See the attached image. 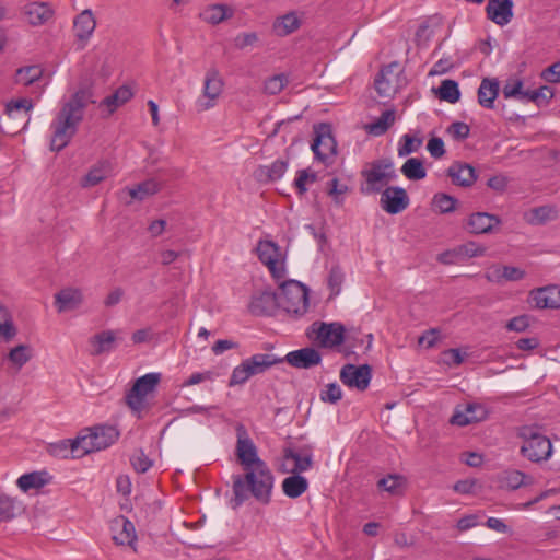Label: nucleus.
Segmentation results:
<instances>
[{"mask_svg": "<svg viewBox=\"0 0 560 560\" xmlns=\"http://www.w3.org/2000/svg\"><path fill=\"white\" fill-rule=\"evenodd\" d=\"M88 105V93L83 90L75 92L65 102L50 124V150L59 152L65 149L75 136L84 117Z\"/></svg>", "mask_w": 560, "mask_h": 560, "instance_id": "obj_1", "label": "nucleus"}, {"mask_svg": "<svg viewBox=\"0 0 560 560\" xmlns=\"http://www.w3.org/2000/svg\"><path fill=\"white\" fill-rule=\"evenodd\" d=\"M273 483L275 477L267 464L245 469L244 475L234 476V508L241 506L250 497L261 504H269Z\"/></svg>", "mask_w": 560, "mask_h": 560, "instance_id": "obj_2", "label": "nucleus"}, {"mask_svg": "<svg viewBox=\"0 0 560 560\" xmlns=\"http://www.w3.org/2000/svg\"><path fill=\"white\" fill-rule=\"evenodd\" d=\"M518 436L523 440L521 453L530 462L547 460L552 453L550 440L540 432L538 427L524 425L518 429Z\"/></svg>", "mask_w": 560, "mask_h": 560, "instance_id": "obj_3", "label": "nucleus"}, {"mask_svg": "<svg viewBox=\"0 0 560 560\" xmlns=\"http://www.w3.org/2000/svg\"><path fill=\"white\" fill-rule=\"evenodd\" d=\"M279 307L285 313L300 317L308 308V290L303 283L289 280L281 284L278 294Z\"/></svg>", "mask_w": 560, "mask_h": 560, "instance_id": "obj_4", "label": "nucleus"}, {"mask_svg": "<svg viewBox=\"0 0 560 560\" xmlns=\"http://www.w3.org/2000/svg\"><path fill=\"white\" fill-rule=\"evenodd\" d=\"M365 185L361 186L362 194L381 192L384 186L397 178L394 163L389 159L374 161L371 168L362 171Z\"/></svg>", "mask_w": 560, "mask_h": 560, "instance_id": "obj_5", "label": "nucleus"}, {"mask_svg": "<svg viewBox=\"0 0 560 560\" xmlns=\"http://www.w3.org/2000/svg\"><path fill=\"white\" fill-rule=\"evenodd\" d=\"M86 434L79 435L82 440L81 454L101 451L110 446L119 436L118 430L113 425H95L85 429Z\"/></svg>", "mask_w": 560, "mask_h": 560, "instance_id": "obj_6", "label": "nucleus"}, {"mask_svg": "<svg viewBox=\"0 0 560 560\" xmlns=\"http://www.w3.org/2000/svg\"><path fill=\"white\" fill-rule=\"evenodd\" d=\"M161 380L160 373H148L136 380L133 386L126 394L127 406L140 412L145 406L147 396L154 390Z\"/></svg>", "mask_w": 560, "mask_h": 560, "instance_id": "obj_7", "label": "nucleus"}, {"mask_svg": "<svg viewBox=\"0 0 560 560\" xmlns=\"http://www.w3.org/2000/svg\"><path fill=\"white\" fill-rule=\"evenodd\" d=\"M236 457L243 470L266 464L258 456L257 447L243 424L236 427Z\"/></svg>", "mask_w": 560, "mask_h": 560, "instance_id": "obj_8", "label": "nucleus"}, {"mask_svg": "<svg viewBox=\"0 0 560 560\" xmlns=\"http://www.w3.org/2000/svg\"><path fill=\"white\" fill-rule=\"evenodd\" d=\"M223 88L224 82L219 71L217 69L208 70L203 80L202 95L196 102L197 109L206 112L214 107Z\"/></svg>", "mask_w": 560, "mask_h": 560, "instance_id": "obj_9", "label": "nucleus"}, {"mask_svg": "<svg viewBox=\"0 0 560 560\" xmlns=\"http://www.w3.org/2000/svg\"><path fill=\"white\" fill-rule=\"evenodd\" d=\"M256 252L261 264L268 267L271 275L280 279L284 276L283 257L277 243L270 240H260Z\"/></svg>", "mask_w": 560, "mask_h": 560, "instance_id": "obj_10", "label": "nucleus"}, {"mask_svg": "<svg viewBox=\"0 0 560 560\" xmlns=\"http://www.w3.org/2000/svg\"><path fill=\"white\" fill-rule=\"evenodd\" d=\"M372 378V369L369 364L354 365L348 363L340 371V381L350 388L365 390Z\"/></svg>", "mask_w": 560, "mask_h": 560, "instance_id": "obj_11", "label": "nucleus"}, {"mask_svg": "<svg viewBox=\"0 0 560 560\" xmlns=\"http://www.w3.org/2000/svg\"><path fill=\"white\" fill-rule=\"evenodd\" d=\"M315 339L325 348H334L345 341V327L339 323H314Z\"/></svg>", "mask_w": 560, "mask_h": 560, "instance_id": "obj_12", "label": "nucleus"}, {"mask_svg": "<svg viewBox=\"0 0 560 560\" xmlns=\"http://www.w3.org/2000/svg\"><path fill=\"white\" fill-rule=\"evenodd\" d=\"M488 417L487 408L479 402H467L456 407L451 423L459 427H465L470 423L480 422Z\"/></svg>", "mask_w": 560, "mask_h": 560, "instance_id": "obj_13", "label": "nucleus"}, {"mask_svg": "<svg viewBox=\"0 0 560 560\" xmlns=\"http://www.w3.org/2000/svg\"><path fill=\"white\" fill-rule=\"evenodd\" d=\"M380 205L389 214L402 212L409 206V197L402 187L389 186L382 191Z\"/></svg>", "mask_w": 560, "mask_h": 560, "instance_id": "obj_14", "label": "nucleus"}, {"mask_svg": "<svg viewBox=\"0 0 560 560\" xmlns=\"http://www.w3.org/2000/svg\"><path fill=\"white\" fill-rule=\"evenodd\" d=\"M315 133L312 150L316 159L325 162L330 155L336 154V141L330 133L329 126L326 124L315 127Z\"/></svg>", "mask_w": 560, "mask_h": 560, "instance_id": "obj_15", "label": "nucleus"}, {"mask_svg": "<svg viewBox=\"0 0 560 560\" xmlns=\"http://www.w3.org/2000/svg\"><path fill=\"white\" fill-rule=\"evenodd\" d=\"M529 304L535 308H560V287L547 285L529 293Z\"/></svg>", "mask_w": 560, "mask_h": 560, "instance_id": "obj_16", "label": "nucleus"}, {"mask_svg": "<svg viewBox=\"0 0 560 560\" xmlns=\"http://www.w3.org/2000/svg\"><path fill=\"white\" fill-rule=\"evenodd\" d=\"M113 540L117 545L129 546L136 551V529L132 522L125 516L116 517L110 524Z\"/></svg>", "mask_w": 560, "mask_h": 560, "instance_id": "obj_17", "label": "nucleus"}, {"mask_svg": "<svg viewBox=\"0 0 560 560\" xmlns=\"http://www.w3.org/2000/svg\"><path fill=\"white\" fill-rule=\"evenodd\" d=\"M283 359L293 368L307 370L320 363L322 354L312 347H305L289 352Z\"/></svg>", "mask_w": 560, "mask_h": 560, "instance_id": "obj_18", "label": "nucleus"}, {"mask_svg": "<svg viewBox=\"0 0 560 560\" xmlns=\"http://www.w3.org/2000/svg\"><path fill=\"white\" fill-rule=\"evenodd\" d=\"M512 0H488L486 5L487 18L499 26L509 24L513 18Z\"/></svg>", "mask_w": 560, "mask_h": 560, "instance_id": "obj_19", "label": "nucleus"}, {"mask_svg": "<svg viewBox=\"0 0 560 560\" xmlns=\"http://www.w3.org/2000/svg\"><path fill=\"white\" fill-rule=\"evenodd\" d=\"M279 307L278 294L271 291L260 292L252 298L249 312L255 316L271 315Z\"/></svg>", "mask_w": 560, "mask_h": 560, "instance_id": "obj_20", "label": "nucleus"}, {"mask_svg": "<svg viewBox=\"0 0 560 560\" xmlns=\"http://www.w3.org/2000/svg\"><path fill=\"white\" fill-rule=\"evenodd\" d=\"M501 224L498 215L487 212H476L470 214L467 221V226L470 233L486 234L493 231L494 228Z\"/></svg>", "mask_w": 560, "mask_h": 560, "instance_id": "obj_21", "label": "nucleus"}, {"mask_svg": "<svg viewBox=\"0 0 560 560\" xmlns=\"http://www.w3.org/2000/svg\"><path fill=\"white\" fill-rule=\"evenodd\" d=\"M289 166V160H276L270 165H259L255 172L254 177L259 183H270L282 178Z\"/></svg>", "mask_w": 560, "mask_h": 560, "instance_id": "obj_22", "label": "nucleus"}, {"mask_svg": "<svg viewBox=\"0 0 560 560\" xmlns=\"http://www.w3.org/2000/svg\"><path fill=\"white\" fill-rule=\"evenodd\" d=\"M82 440L80 436H77L75 439H69V440H62L56 443H51L48 447V452L50 455L58 457V458H79L82 457L84 454H81L82 452Z\"/></svg>", "mask_w": 560, "mask_h": 560, "instance_id": "obj_23", "label": "nucleus"}, {"mask_svg": "<svg viewBox=\"0 0 560 560\" xmlns=\"http://www.w3.org/2000/svg\"><path fill=\"white\" fill-rule=\"evenodd\" d=\"M83 302V294L80 289L66 288L55 295V304L59 313L73 311Z\"/></svg>", "mask_w": 560, "mask_h": 560, "instance_id": "obj_24", "label": "nucleus"}, {"mask_svg": "<svg viewBox=\"0 0 560 560\" xmlns=\"http://www.w3.org/2000/svg\"><path fill=\"white\" fill-rule=\"evenodd\" d=\"M447 175L453 184L462 187H470L477 179L476 170L467 163H453L447 168Z\"/></svg>", "mask_w": 560, "mask_h": 560, "instance_id": "obj_25", "label": "nucleus"}, {"mask_svg": "<svg viewBox=\"0 0 560 560\" xmlns=\"http://www.w3.org/2000/svg\"><path fill=\"white\" fill-rule=\"evenodd\" d=\"M499 81L497 79H482L478 88V103L483 108L491 109L494 107V101L499 95Z\"/></svg>", "mask_w": 560, "mask_h": 560, "instance_id": "obj_26", "label": "nucleus"}, {"mask_svg": "<svg viewBox=\"0 0 560 560\" xmlns=\"http://www.w3.org/2000/svg\"><path fill=\"white\" fill-rule=\"evenodd\" d=\"M26 20L32 25H42L52 18L54 11L48 3L32 2L24 7Z\"/></svg>", "mask_w": 560, "mask_h": 560, "instance_id": "obj_27", "label": "nucleus"}, {"mask_svg": "<svg viewBox=\"0 0 560 560\" xmlns=\"http://www.w3.org/2000/svg\"><path fill=\"white\" fill-rule=\"evenodd\" d=\"M302 25V19L296 11L288 12L273 22V32L281 37L296 32Z\"/></svg>", "mask_w": 560, "mask_h": 560, "instance_id": "obj_28", "label": "nucleus"}, {"mask_svg": "<svg viewBox=\"0 0 560 560\" xmlns=\"http://www.w3.org/2000/svg\"><path fill=\"white\" fill-rule=\"evenodd\" d=\"M397 63L393 62L384 67L376 75L374 80V86L376 92L382 97H388L396 91L395 82L392 80L394 68Z\"/></svg>", "mask_w": 560, "mask_h": 560, "instance_id": "obj_29", "label": "nucleus"}, {"mask_svg": "<svg viewBox=\"0 0 560 560\" xmlns=\"http://www.w3.org/2000/svg\"><path fill=\"white\" fill-rule=\"evenodd\" d=\"M96 22L92 11L84 10L74 20V34L79 40L86 42L93 34Z\"/></svg>", "mask_w": 560, "mask_h": 560, "instance_id": "obj_30", "label": "nucleus"}, {"mask_svg": "<svg viewBox=\"0 0 560 560\" xmlns=\"http://www.w3.org/2000/svg\"><path fill=\"white\" fill-rule=\"evenodd\" d=\"M34 104L30 98H18L12 100L5 105V115L9 118L18 119L21 118L25 120V126L30 121L31 110L33 109Z\"/></svg>", "mask_w": 560, "mask_h": 560, "instance_id": "obj_31", "label": "nucleus"}, {"mask_svg": "<svg viewBox=\"0 0 560 560\" xmlns=\"http://www.w3.org/2000/svg\"><path fill=\"white\" fill-rule=\"evenodd\" d=\"M245 362L253 371V375L264 373L275 364L284 362V359L278 358L275 354L257 353L246 359Z\"/></svg>", "mask_w": 560, "mask_h": 560, "instance_id": "obj_32", "label": "nucleus"}, {"mask_svg": "<svg viewBox=\"0 0 560 560\" xmlns=\"http://www.w3.org/2000/svg\"><path fill=\"white\" fill-rule=\"evenodd\" d=\"M307 488V479L299 474H293L292 476L284 478L282 481V491L291 499L301 497Z\"/></svg>", "mask_w": 560, "mask_h": 560, "instance_id": "obj_33", "label": "nucleus"}, {"mask_svg": "<svg viewBox=\"0 0 560 560\" xmlns=\"http://www.w3.org/2000/svg\"><path fill=\"white\" fill-rule=\"evenodd\" d=\"M49 476L46 471H33L22 475L16 483L21 490L27 492L32 489H40L48 483Z\"/></svg>", "mask_w": 560, "mask_h": 560, "instance_id": "obj_34", "label": "nucleus"}, {"mask_svg": "<svg viewBox=\"0 0 560 560\" xmlns=\"http://www.w3.org/2000/svg\"><path fill=\"white\" fill-rule=\"evenodd\" d=\"M115 342V335L112 330H105L94 335L90 339L92 346L91 353L93 355H100L105 352H109L113 349Z\"/></svg>", "mask_w": 560, "mask_h": 560, "instance_id": "obj_35", "label": "nucleus"}, {"mask_svg": "<svg viewBox=\"0 0 560 560\" xmlns=\"http://www.w3.org/2000/svg\"><path fill=\"white\" fill-rule=\"evenodd\" d=\"M395 122V110L387 109L373 122L365 126L366 131L373 136L384 135Z\"/></svg>", "mask_w": 560, "mask_h": 560, "instance_id": "obj_36", "label": "nucleus"}, {"mask_svg": "<svg viewBox=\"0 0 560 560\" xmlns=\"http://www.w3.org/2000/svg\"><path fill=\"white\" fill-rule=\"evenodd\" d=\"M133 96V92L127 85L118 88L112 95L105 97L102 105L108 107L109 114L114 113L119 106L126 104Z\"/></svg>", "mask_w": 560, "mask_h": 560, "instance_id": "obj_37", "label": "nucleus"}, {"mask_svg": "<svg viewBox=\"0 0 560 560\" xmlns=\"http://www.w3.org/2000/svg\"><path fill=\"white\" fill-rule=\"evenodd\" d=\"M161 190V185L154 178L144 180L132 188H127L132 199L143 200L149 196H153Z\"/></svg>", "mask_w": 560, "mask_h": 560, "instance_id": "obj_38", "label": "nucleus"}, {"mask_svg": "<svg viewBox=\"0 0 560 560\" xmlns=\"http://www.w3.org/2000/svg\"><path fill=\"white\" fill-rule=\"evenodd\" d=\"M284 458L292 459L294 467L292 468L293 474H299L308 470L313 465V457L311 453L301 454L294 450L288 447L284 450Z\"/></svg>", "mask_w": 560, "mask_h": 560, "instance_id": "obj_39", "label": "nucleus"}, {"mask_svg": "<svg viewBox=\"0 0 560 560\" xmlns=\"http://www.w3.org/2000/svg\"><path fill=\"white\" fill-rule=\"evenodd\" d=\"M109 163L100 162L88 172L82 179L83 187H92L104 180L109 174Z\"/></svg>", "mask_w": 560, "mask_h": 560, "instance_id": "obj_40", "label": "nucleus"}, {"mask_svg": "<svg viewBox=\"0 0 560 560\" xmlns=\"http://www.w3.org/2000/svg\"><path fill=\"white\" fill-rule=\"evenodd\" d=\"M557 210L550 206H541L533 208L527 214L526 220L530 224H545L548 221H552L557 218Z\"/></svg>", "mask_w": 560, "mask_h": 560, "instance_id": "obj_41", "label": "nucleus"}, {"mask_svg": "<svg viewBox=\"0 0 560 560\" xmlns=\"http://www.w3.org/2000/svg\"><path fill=\"white\" fill-rule=\"evenodd\" d=\"M16 335V328L13 324L12 315L5 305L0 302V338L10 341Z\"/></svg>", "mask_w": 560, "mask_h": 560, "instance_id": "obj_42", "label": "nucleus"}, {"mask_svg": "<svg viewBox=\"0 0 560 560\" xmlns=\"http://www.w3.org/2000/svg\"><path fill=\"white\" fill-rule=\"evenodd\" d=\"M43 75L40 66H26L16 70L15 82L28 86L38 81Z\"/></svg>", "mask_w": 560, "mask_h": 560, "instance_id": "obj_43", "label": "nucleus"}, {"mask_svg": "<svg viewBox=\"0 0 560 560\" xmlns=\"http://www.w3.org/2000/svg\"><path fill=\"white\" fill-rule=\"evenodd\" d=\"M400 171L410 180H420L427 176L422 161L417 158L408 159Z\"/></svg>", "mask_w": 560, "mask_h": 560, "instance_id": "obj_44", "label": "nucleus"}, {"mask_svg": "<svg viewBox=\"0 0 560 560\" xmlns=\"http://www.w3.org/2000/svg\"><path fill=\"white\" fill-rule=\"evenodd\" d=\"M438 95L442 101H446L451 104L456 103L460 97L458 83L450 79L442 81L438 90Z\"/></svg>", "mask_w": 560, "mask_h": 560, "instance_id": "obj_45", "label": "nucleus"}, {"mask_svg": "<svg viewBox=\"0 0 560 560\" xmlns=\"http://www.w3.org/2000/svg\"><path fill=\"white\" fill-rule=\"evenodd\" d=\"M423 143L422 138L420 137H413L409 133H405L401 136L398 147V155L399 156H407L411 153L417 152Z\"/></svg>", "mask_w": 560, "mask_h": 560, "instance_id": "obj_46", "label": "nucleus"}, {"mask_svg": "<svg viewBox=\"0 0 560 560\" xmlns=\"http://www.w3.org/2000/svg\"><path fill=\"white\" fill-rule=\"evenodd\" d=\"M527 479H530V477L520 470H509L503 475L502 486L511 490H516L523 485H527Z\"/></svg>", "mask_w": 560, "mask_h": 560, "instance_id": "obj_47", "label": "nucleus"}, {"mask_svg": "<svg viewBox=\"0 0 560 560\" xmlns=\"http://www.w3.org/2000/svg\"><path fill=\"white\" fill-rule=\"evenodd\" d=\"M8 359L20 370L30 361L31 348L26 345H19L10 350Z\"/></svg>", "mask_w": 560, "mask_h": 560, "instance_id": "obj_48", "label": "nucleus"}, {"mask_svg": "<svg viewBox=\"0 0 560 560\" xmlns=\"http://www.w3.org/2000/svg\"><path fill=\"white\" fill-rule=\"evenodd\" d=\"M289 83V78L284 73L275 74L268 78L264 84L265 93L269 95L279 94Z\"/></svg>", "mask_w": 560, "mask_h": 560, "instance_id": "obj_49", "label": "nucleus"}, {"mask_svg": "<svg viewBox=\"0 0 560 560\" xmlns=\"http://www.w3.org/2000/svg\"><path fill=\"white\" fill-rule=\"evenodd\" d=\"M405 479L398 475H388L377 481V487L381 490L387 491L390 494H398L401 491Z\"/></svg>", "mask_w": 560, "mask_h": 560, "instance_id": "obj_50", "label": "nucleus"}, {"mask_svg": "<svg viewBox=\"0 0 560 560\" xmlns=\"http://www.w3.org/2000/svg\"><path fill=\"white\" fill-rule=\"evenodd\" d=\"M456 203L457 199L446 194H436L432 200L434 209L440 213L453 212L456 208Z\"/></svg>", "mask_w": 560, "mask_h": 560, "instance_id": "obj_51", "label": "nucleus"}, {"mask_svg": "<svg viewBox=\"0 0 560 560\" xmlns=\"http://www.w3.org/2000/svg\"><path fill=\"white\" fill-rule=\"evenodd\" d=\"M228 7L223 4H214L206 9L201 16L202 19L211 24H218L228 16Z\"/></svg>", "mask_w": 560, "mask_h": 560, "instance_id": "obj_52", "label": "nucleus"}, {"mask_svg": "<svg viewBox=\"0 0 560 560\" xmlns=\"http://www.w3.org/2000/svg\"><path fill=\"white\" fill-rule=\"evenodd\" d=\"M19 506L16 502L5 495H0V522L12 520L16 515Z\"/></svg>", "mask_w": 560, "mask_h": 560, "instance_id": "obj_53", "label": "nucleus"}, {"mask_svg": "<svg viewBox=\"0 0 560 560\" xmlns=\"http://www.w3.org/2000/svg\"><path fill=\"white\" fill-rule=\"evenodd\" d=\"M253 376V371L249 370V366L245 362V360L234 368L231 378L230 386L244 384L249 377Z\"/></svg>", "mask_w": 560, "mask_h": 560, "instance_id": "obj_54", "label": "nucleus"}, {"mask_svg": "<svg viewBox=\"0 0 560 560\" xmlns=\"http://www.w3.org/2000/svg\"><path fill=\"white\" fill-rule=\"evenodd\" d=\"M317 176L315 173H310L307 170H300L296 173V177L294 179V187L296 188L299 195H304L307 191L306 184L315 183Z\"/></svg>", "mask_w": 560, "mask_h": 560, "instance_id": "obj_55", "label": "nucleus"}, {"mask_svg": "<svg viewBox=\"0 0 560 560\" xmlns=\"http://www.w3.org/2000/svg\"><path fill=\"white\" fill-rule=\"evenodd\" d=\"M328 186V195L334 198L336 205L341 206L343 203V195L348 191V186L340 184L336 177L329 180Z\"/></svg>", "mask_w": 560, "mask_h": 560, "instance_id": "obj_56", "label": "nucleus"}, {"mask_svg": "<svg viewBox=\"0 0 560 560\" xmlns=\"http://www.w3.org/2000/svg\"><path fill=\"white\" fill-rule=\"evenodd\" d=\"M342 398V390L337 383L326 385L325 389L320 393V399L324 402L336 404Z\"/></svg>", "mask_w": 560, "mask_h": 560, "instance_id": "obj_57", "label": "nucleus"}, {"mask_svg": "<svg viewBox=\"0 0 560 560\" xmlns=\"http://www.w3.org/2000/svg\"><path fill=\"white\" fill-rule=\"evenodd\" d=\"M130 463L137 472H145L152 466V462L144 454L143 451H137L130 458Z\"/></svg>", "mask_w": 560, "mask_h": 560, "instance_id": "obj_58", "label": "nucleus"}, {"mask_svg": "<svg viewBox=\"0 0 560 560\" xmlns=\"http://www.w3.org/2000/svg\"><path fill=\"white\" fill-rule=\"evenodd\" d=\"M447 132L454 140L463 141L469 137L470 128L465 122L455 121L448 126Z\"/></svg>", "mask_w": 560, "mask_h": 560, "instance_id": "obj_59", "label": "nucleus"}, {"mask_svg": "<svg viewBox=\"0 0 560 560\" xmlns=\"http://www.w3.org/2000/svg\"><path fill=\"white\" fill-rule=\"evenodd\" d=\"M342 282H343L342 270L338 266L332 267L330 269V272L328 276V285H329L332 294H335V295L339 294Z\"/></svg>", "mask_w": 560, "mask_h": 560, "instance_id": "obj_60", "label": "nucleus"}, {"mask_svg": "<svg viewBox=\"0 0 560 560\" xmlns=\"http://www.w3.org/2000/svg\"><path fill=\"white\" fill-rule=\"evenodd\" d=\"M497 271L501 272L500 275L497 276L498 278L502 277L509 281L522 280L525 277L524 270L512 266H503L501 269H498Z\"/></svg>", "mask_w": 560, "mask_h": 560, "instance_id": "obj_61", "label": "nucleus"}, {"mask_svg": "<svg viewBox=\"0 0 560 560\" xmlns=\"http://www.w3.org/2000/svg\"><path fill=\"white\" fill-rule=\"evenodd\" d=\"M529 327V317L527 315H521L513 317L506 324V328L511 331H525Z\"/></svg>", "mask_w": 560, "mask_h": 560, "instance_id": "obj_62", "label": "nucleus"}, {"mask_svg": "<svg viewBox=\"0 0 560 560\" xmlns=\"http://www.w3.org/2000/svg\"><path fill=\"white\" fill-rule=\"evenodd\" d=\"M440 336V330L438 328H431L424 331L418 339L419 345H424L425 348H433Z\"/></svg>", "mask_w": 560, "mask_h": 560, "instance_id": "obj_63", "label": "nucleus"}, {"mask_svg": "<svg viewBox=\"0 0 560 560\" xmlns=\"http://www.w3.org/2000/svg\"><path fill=\"white\" fill-rule=\"evenodd\" d=\"M428 151L434 159H440L445 154L444 142L441 138H431L427 145Z\"/></svg>", "mask_w": 560, "mask_h": 560, "instance_id": "obj_64", "label": "nucleus"}]
</instances>
